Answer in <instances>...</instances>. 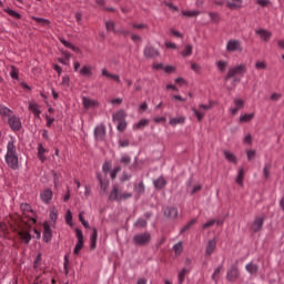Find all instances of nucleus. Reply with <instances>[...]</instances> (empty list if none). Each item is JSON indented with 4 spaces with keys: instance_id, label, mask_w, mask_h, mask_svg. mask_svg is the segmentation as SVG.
I'll use <instances>...</instances> for the list:
<instances>
[{
    "instance_id": "obj_4",
    "label": "nucleus",
    "mask_w": 284,
    "mask_h": 284,
    "mask_svg": "<svg viewBox=\"0 0 284 284\" xmlns=\"http://www.w3.org/2000/svg\"><path fill=\"white\" fill-rule=\"evenodd\" d=\"M128 199H132V193H119V187L116 186H113L109 195V201H128Z\"/></svg>"
},
{
    "instance_id": "obj_54",
    "label": "nucleus",
    "mask_w": 284,
    "mask_h": 284,
    "mask_svg": "<svg viewBox=\"0 0 284 284\" xmlns=\"http://www.w3.org/2000/svg\"><path fill=\"white\" fill-rule=\"evenodd\" d=\"M217 68L221 72H225V68H227V62L225 61H219L217 62Z\"/></svg>"
},
{
    "instance_id": "obj_18",
    "label": "nucleus",
    "mask_w": 284,
    "mask_h": 284,
    "mask_svg": "<svg viewBox=\"0 0 284 284\" xmlns=\"http://www.w3.org/2000/svg\"><path fill=\"white\" fill-rule=\"evenodd\" d=\"M214 250H216V239L209 240L205 250L206 256H212V254H214Z\"/></svg>"
},
{
    "instance_id": "obj_1",
    "label": "nucleus",
    "mask_w": 284,
    "mask_h": 284,
    "mask_svg": "<svg viewBox=\"0 0 284 284\" xmlns=\"http://www.w3.org/2000/svg\"><path fill=\"white\" fill-rule=\"evenodd\" d=\"M10 230L12 232H17L18 239H20L21 243H24V245H28L30 241H32V235L30 234V232H32V226L26 217H21L19 215L12 217Z\"/></svg>"
},
{
    "instance_id": "obj_26",
    "label": "nucleus",
    "mask_w": 284,
    "mask_h": 284,
    "mask_svg": "<svg viewBox=\"0 0 284 284\" xmlns=\"http://www.w3.org/2000/svg\"><path fill=\"white\" fill-rule=\"evenodd\" d=\"M80 77H92V67L84 65L79 71Z\"/></svg>"
},
{
    "instance_id": "obj_38",
    "label": "nucleus",
    "mask_w": 284,
    "mask_h": 284,
    "mask_svg": "<svg viewBox=\"0 0 284 284\" xmlns=\"http://www.w3.org/2000/svg\"><path fill=\"white\" fill-rule=\"evenodd\" d=\"M231 1H226V6L227 8H230L231 10H233V8H241V6L236 4V3H243V0H232Z\"/></svg>"
},
{
    "instance_id": "obj_23",
    "label": "nucleus",
    "mask_w": 284,
    "mask_h": 284,
    "mask_svg": "<svg viewBox=\"0 0 284 284\" xmlns=\"http://www.w3.org/2000/svg\"><path fill=\"white\" fill-rule=\"evenodd\" d=\"M60 41H61L62 45H64L69 50H72V52H77V53L81 52V50L78 47H75L74 44L67 41L65 38H60Z\"/></svg>"
},
{
    "instance_id": "obj_42",
    "label": "nucleus",
    "mask_w": 284,
    "mask_h": 284,
    "mask_svg": "<svg viewBox=\"0 0 284 284\" xmlns=\"http://www.w3.org/2000/svg\"><path fill=\"white\" fill-rule=\"evenodd\" d=\"M255 34H258L260 37H272L271 31L265 30V29L256 30Z\"/></svg>"
},
{
    "instance_id": "obj_36",
    "label": "nucleus",
    "mask_w": 284,
    "mask_h": 284,
    "mask_svg": "<svg viewBox=\"0 0 284 284\" xmlns=\"http://www.w3.org/2000/svg\"><path fill=\"white\" fill-rule=\"evenodd\" d=\"M181 123H185V118L180 116V118H172L170 120V125H179Z\"/></svg>"
},
{
    "instance_id": "obj_63",
    "label": "nucleus",
    "mask_w": 284,
    "mask_h": 284,
    "mask_svg": "<svg viewBox=\"0 0 284 284\" xmlns=\"http://www.w3.org/2000/svg\"><path fill=\"white\" fill-rule=\"evenodd\" d=\"M39 265H41V254H39L33 263V267L37 270V267H39Z\"/></svg>"
},
{
    "instance_id": "obj_57",
    "label": "nucleus",
    "mask_w": 284,
    "mask_h": 284,
    "mask_svg": "<svg viewBox=\"0 0 284 284\" xmlns=\"http://www.w3.org/2000/svg\"><path fill=\"white\" fill-rule=\"evenodd\" d=\"M125 128H128V123H125V121L118 122V130L120 132H123Z\"/></svg>"
},
{
    "instance_id": "obj_37",
    "label": "nucleus",
    "mask_w": 284,
    "mask_h": 284,
    "mask_svg": "<svg viewBox=\"0 0 284 284\" xmlns=\"http://www.w3.org/2000/svg\"><path fill=\"white\" fill-rule=\"evenodd\" d=\"M4 12H7V14L9 17H13V19H21V16L19 14V12H17L10 8L4 9Z\"/></svg>"
},
{
    "instance_id": "obj_3",
    "label": "nucleus",
    "mask_w": 284,
    "mask_h": 284,
    "mask_svg": "<svg viewBox=\"0 0 284 284\" xmlns=\"http://www.w3.org/2000/svg\"><path fill=\"white\" fill-rule=\"evenodd\" d=\"M150 241H152V235L148 232L138 233L133 236L134 245H139L140 247H145V245H150Z\"/></svg>"
},
{
    "instance_id": "obj_50",
    "label": "nucleus",
    "mask_w": 284,
    "mask_h": 284,
    "mask_svg": "<svg viewBox=\"0 0 284 284\" xmlns=\"http://www.w3.org/2000/svg\"><path fill=\"white\" fill-rule=\"evenodd\" d=\"M255 68H256V70H265V68H267V63H265L263 61H257L255 63Z\"/></svg>"
},
{
    "instance_id": "obj_33",
    "label": "nucleus",
    "mask_w": 284,
    "mask_h": 284,
    "mask_svg": "<svg viewBox=\"0 0 284 284\" xmlns=\"http://www.w3.org/2000/svg\"><path fill=\"white\" fill-rule=\"evenodd\" d=\"M120 163H122V165L128 168V165H130V163H132V158L128 154H122L121 159H120Z\"/></svg>"
},
{
    "instance_id": "obj_29",
    "label": "nucleus",
    "mask_w": 284,
    "mask_h": 284,
    "mask_svg": "<svg viewBox=\"0 0 284 284\" xmlns=\"http://www.w3.org/2000/svg\"><path fill=\"white\" fill-rule=\"evenodd\" d=\"M246 272H248V274H256V272H258V265L254 264V263H248L245 266Z\"/></svg>"
},
{
    "instance_id": "obj_46",
    "label": "nucleus",
    "mask_w": 284,
    "mask_h": 284,
    "mask_svg": "<svg viewBox=\"0 0 284 284\" xmlns=\"http://www.w3.org/2000/svg\"><path fill=\"white\" fill-rule=\"evenodd\" d=\"M163 3L164 6H166V8H169V10H173V12H179V7L174 6V3L168 1H164Z\"/></svg>"
},
{
    "instance_id": "obj_64",
    "label": "nucleus",
    "mask_w": 284,
    "mask_h": 284,
    "mask_svg": "<svg viewBox=\"0 0 284 284\" xmlns=\"http://www.w3.org/2000/svg\"><path fill=\"white\" fill-rule=\"evenodd\" d=\"M120 171H121V166L115 168V169L111 172V179H116V174H119Z\"/></svg>"
},
{
    "instance_id": "obj_17",
    "label": "nucleus",
    "mask_w": 284,
    "mask_h": 284,
    "mask_svg": "<svg viewBox=\"0 0 284 284\" xmlns=\"http://www.w3.org/2000/svg\"><path fill=\"white\" fill-rule=\"evenodd\" d=\"M94 136L98 141L105 139V125H99L94 129Z\"/></svg>"
},
{
    "instance_id": "obj_8",
    "label": "nucleus",
    "mask_w": 284,
    "mask_h": 284,
    "mask_svg": "<svg viewBox=\"0 0 284 284\" xmlns=\"http://www.w3.org/2000/svg\"><path fill=\"white\" fill-rule=\"evenodd\" d=\"M75 236L78 239V242L75 244V247L73 250L74 254H79L81 252V250H83V231H81L80 229H75Z\"/></svg>"
},
{
    "instance_id": "obj_15",
    "label": "nucleus",
    "mask_w": 284,
    "mask_h": 284,
    "mask_svg": "<svg viewBox=\"0 0 284 284\" xmlns=\"http://www.w3.org/2000/svg\"><path fill=\"white\" fill-rule=\"evenodd\" d=\"M144 57H146V59H156V57H159V50L148 45L144 48Z\"/></svg>"
},
{
    "instance_id": "obj_53",
    "label": "nucleus",
    "mask_w": 284,
    "mask_h": 284,
    "mask_svg": "<svg viewBox=\"0 0 284 284\" xmlns=\"http://www.w3.org/2000/svg\"><path fill=\"white\" fill-rule=\"evenodd\" d=\"M65 221L68 225H72V211L70 210L67 211Z\"/></svg>"
},
{
    "instance_id": "obj_61",
    "label": "nucleus",
    "mask_w": 284,
    "mask_h": 284,
    "mask_svg": "<svg viewBox=\"0 0 284 284\" xmlns=\"http://www.w3.org/2000/svg\"><path fill=\"white\" fill-rule=\"evenodd\" d=\"M57 213H58V211H57V209H52L51 211H50V219H51V221H57Z\"/></svg>"
},
{
    "instance_id": "obj_41",
    "label": "nucleus",
    "mask_w": 284,
    "mask_h": 284,
    "mask_svg": "<svg viewBox=\"0 0 284 284\" xmlns=\"http://www.w3.org/2000/svg\"><path fill=\"white\" fill-rule=\"evenodd\" d=\"M32 20L39 23L40 26H48V23H50L48 19H43V18L32 17Z\"/></svg>"
},
{
    "instance_id": "obj_62",
    "label": "nucleus",
    "mask_w": 284,
    "mask_h": 284,
    "mask_svg": "<svg viewBox=\"0 0 284 284\" xmlns=\"http://www.w3.org/2000/svg\"><path fill=\"white\" fill-rule=\"evenodd\" d=\"M45 152H48V150L43 148V144L38 145V155H43Z\"/></svg>"
},
{
    "instance_id": "obj_6",
    "label": "nucleus",
    "mask_w": 284,
    "mask_h": 284,
    "mask_svg": "<svg viewBox=\"0 0 284 284\" xmlns=\"http://www.w3.org/2000/svg\"><path fill=\"white\" fill-rule=\"evenodd\" d=\"M199 108L200 110H196L195 108H192L191 110L197 121H203V118L205 116V112H203V110H212V104H200Z\"/></svg>"
},
{
    "instance_id": "obj_49",
    "label": "nucleus",
    "mask_w": 284,
    "mask_h": 284,
    "mask_svg": "<svg viewBox=\"0 0 284 284\" xmlns=\"http://www.w3.org/2000/svg\"><path fill=\"white\" fill-rule=\"evenodd\" d=\"M10 77L11 79H19V70H17L14 67H11Z\"/></svg>"
},
{
    "instance_id": "obj_24",
    "label": "nucleus",
    "mask_w": 284,
    "mask_h": 284,
    "mask_svg": "<svg viewBox=\"0 0 284 284\" xmlns=\"http://www.w3.org/2000/svg\"><path fill=\"white\" fill-rule=\"evenodd\" d=\"M224 156L229 163H234V165L239 163V159H236V155L231 151H224Z\"/></svg>"
},
{
    "instance_id": "obj_56",
    "label": "nucleus",
    "mask_w": 284,
    "mask_h": 284,
    "mask_svg": "<svg viewBox=\"0 0 284 284\" xmlns=\"http://www.w3.org/2000/svg\"><path fill=\"white\" fill-rule=\"evenodd\" d=\"M246 156L248 161H252V159H254V156H256V151L255 150H247L246 151Z\"/></svg>"
},
{
    "instance_id": "obj_10",
    "label": "nucleus",
    "mask_w": 284,
    "mask_h": 284,
    "mask_svg": "<svg viewBox=\"0 0 284 284\" xmlns=\"http://www.w3.org/2000/svg\"><path fill=\"white\" fill-rule=\"evenodd\" d=\"M226 49L229 52H242L243 45L241 44V41H239V40H230L227 42Z\"/></svg>"
},
{
    "instance_id": "obj_20",
    "label": "nucleus",
    "mask_w": 284,
    "mask_h": 284,
    "mask_svg": "<svg viewBox=\"0 0 284 284\" xmlns=\"http://www.w3.org/2000/svg\"><path fill=\"white\" fill-rule=\"evenodd\" d=\"M0 236L1 239H10V230L8 227V224L0 223Z\"/></svg>"
},
{
    "instance_id": "obj_2",
    "label": "nucleus",
    "mask_w": 284,
    "mask_h": 284,
    "mask_svg": "<svg viewBox=\"0 0 284 284\" xmlns=\"http://www.w3.org/2000/svg\"><path fill=\"white\" fill-rule=\"evenodd\" d=\"M6 163L11 170H19V154L17 153V145L14 140H10L7 144V153L4 155Z\"/></svg>"
},
{
    "instance_id": "obj_58",
    "label": "nucleus",
    "mask_w": 284,
    "mask_h": 284,
    "mask_svg": "<svg viewBox=\"0 0 284 284\" xmlns=\"http://www.w3.org/2000/svg\"><path fill=\"white\" fill-rule=\"evenodd\" d=\"M221 270H223V266H219V267L214 271V273H213V275H212L213 281L216 282V278L219 277V274H221Z\"/></svg>"
},
{
    "instance_id": "obj_43",
    "label": "nucleus",
    "mask_w": 284,
    "mask_h": 284,
    "mask_svg": "<svg viewBox=\"0 0 284 284\" xmlns=\"http://www.w3.org/2000/svg\"><path fill=\"white\" fill-rule=\"evenodd\" d=\"M183 17H199L201 14V11H182Z\"/></svg>"
},
{
    "instance_id": "obj_59",
    "label": "nucleus",
    "mask_w": 284,
    "mask_h": 284,
    "mask_svg": "<svg viewBox=\"0 0 284 284\" xmlns=\"http://www.w3.org/2000/svg\"><path fill=\"white\" fill-rule=\"evenodd\" d=\"M252 134H247L246 136H244L243 143H245L246 145H252Z\"/></svg>"
},
{
    "instance_id": "obj_22",
    "label": "nucleus",
    "mask_w": 284,
    "mask_h": 284,
    "mask_svg": "<svg viewBox=\"0 0 284 284\" xmlns=\"http://www.w3.org/2000/svg\"><path fill=\"white\" fill-rule=\"evenodd\" d=\"M243 181H245V170L243 168H240L237 171V176L235 179V183L243 187Z\"/></svg>"
},
{
    "instance_id": "obj_9",
    "label": "nucleus",
    "mask_w": 284,
    "mask_h": 284,
    "mask_svg": "<svg viewBox=\"0 0 284 284\" xmlns=\"http://www.w3.org/2000/svg\"><path fill=\"white\" fill-rule=\"evenodd\" d=\"M263 223H265V216H256L253 224L251 225V232L255 234L263 230Z\"/></svg>"
},
{
    "instance_id": "obj_13",
    "label": "nucleus",
    "mask_w": 284,
    "mask_h": 284,
    "mask_svg": "<svg viewBox=\"0 0 284 284\" xmlns=\"http://www.w3.org/2000/svg\"><path fill=\"white\" fill-rule=\"evenodd\" d=\"M82 105L85 110H92L99 105V102L97 100L90 99L88 97L82 98Z\"/></svg>"
},
{
    "instance_id": "obj_40",
    "label": "nucleus",
    "mask_w": 284,
    "mask_h": 284,
    "mask_svg": "<svg viewBox=\"0 0 284 284\" xmlns=\"http://www.w3.org/2000/svg\"><path fill=\"white\" fill-rule=\"evenodd\" d=\"M234 105L237 110H243V108L245 106V101H243V99H235Z\"/></svg>"
},
{
    "instance_id": "obj_11",
    "label": "nucleus",
    "mask_w": 284,
    "mask_h": 284,
    "mask_svg": "<svg viewBox=\"0 0 284 284\" xmlns=\"http://www.w3.org/2000/svg\"><path fill=\"white\" fill-rule=\"evenodd\" d=\"M226 278L231 283H234V281H236V278H239V267L236 265H232L229 268L227 274H226Z\"/></svg>"
},
{
    "instance_id": "obj_14",
    "label": "nucleus",
    "mask_w": 284,
    "mask_h": 284,
    "mask_svg": "<svg viewBox=\"0 0 284 284\" xmlns=\"http://www.w3.org/2000/svg\"><path fill=\"white\" fill-rule=\"evenodd\" d=\"M52 190L51 189H44L41 193H40V199L43 203H45L47 205L50 203V201H52Z\"/></svg>"
},
{
    "instance_id": "obj_35",
    "label": "nucleus",
    "mask_w": 284,
    "mask_h": 284,
    "mask_svg": "<svg viewBox=\"0 0 284 284\" xmlns=\"http://www.w3.org/2000/svg\"><path fill=\"white\" fill-rule=\"evenodd\" d=\"M254 119V113L244 114L240 118V123H250Z\"/></svg>"
},
{
    "instance_id": "obj_39",
    "label": "nucleus",
    "mask_w": 284,
    "mask_h": 284,
    "mask_svg": "<svg viewBox=\"0 0 284 284\" xmlns=\"http://www.w3.org/2000/svg\"><path fill=\"white\" fill-rule=\"evenodd\" d=\"M173 250H174V253L176 254V256H179V254H181L183 252V243L179 242V243L174 244Z\"/></svg>"
},
{
    "instance_id": "obj_7",
    "label": "nucleus",
    "mask_w": 284,
    "mask_h": 284,
    "mask_svg": "<svg viewBox=\"0 0 284 284\" xmlns=\"http://www.w3.org/2000/svg\"><path fill=\"white\" fill-rule=\"evenodd\" d=\"M7 123L13 132H19V130H21V119L14 114L7 120Z\"/></svg>"
},
{
    "instance_id": "obj_30",
    "label": "nucleus",
    "mask_w": 284,
    "mask_h": 284,
    "mask_svg": "<svg viewBox=\"0 0 284 284\" xmlns=\"http://www.w3.org/2000/svg\"><path fill=\"white\" fill-rule=\"evenodd\" d=\"M113 121H115L116 123H120L121 121H125V112L119 111L115 114H113Z\"/></svg>"
},
{
    "instance_id": "obj_47",
    "label": "nucleus",
    "mask_w": 284,
    "mask_h": 284,
    "mask_svg": "<svg viewBox=\"0 0 284 284\" xmlns=\"http://www.w3.org/2000/svg\"><path fill=\"white\" fill-rule=\"evenodd\" d=\"M135 192H138V194H143V192H145V184H143V182H140L138 186H135Z\"/></svg>"
},
{
    "instance_id": "obj_19",
    "label": "nucleus",
    "mask_w": 284,
    "mask_h": 284,
    "mask_svg": "<svg viewBox=\"0 0 284 284\" xmlns=\"http://www.w3.org/2000/svg\"><path fill=\"white\" fill-rule=\"evenodd\" d=\"M0 115H1V119L3 121H8L10 119V116H12V110H10L8 106L6 105H1L0 106Z\"/></svg>"
},
{
    "instance_id": "obj_45",
    "label": "nucleus",
    "mask_w": 284,
    "mask_h": 284,
    "mask_svg": "<svg viewBox=\"0 0 284 284\" xmlns=\"http://www.w3.org/2000/svg\"><path fill=\"white\" fill-rule=\"evenodd\" d=\"M79 221L80 223H82L83 227L90 229V223H88V221H85V219L83 217V212L79 213Z\"/></svg>"
},
{
    "instance_id": "obj_34",
    "label": "nucleus",
    "mask_w": 284,
    "mask_h": 284,
    "mask_svg": "<svg viewBox=\"0 0 284 284\" xmlns=\"http://www.w3.org/2000/svg\"><path fill=\"white\" fill-rule=\"evenodd\" d=\"M192 44H185L184 50L181 52L182 57H192Z\"/></svg>"
},
{
    "instance_id": "obj_60",
    "label": "nucleus",
    "mask_w": 284,
    "mask_h": 284,
    "mask_svg": "<svg viewBox=\"0 0 284 284\" xmlns=\"http://www.w3.org/2000/svg\"><path fill=\"white\" fill-rule=\"evenodd\" d=\"M164 72H166V74H172V72H176V68H174L172 65H166L164 68Z\"/></svg>"
},
{
    "instance_id": "obj_12",
    "label": "nucleus",
    "mask_w": 284,
    "mask_h": 284,
    "mask_svg": "<svg viewBox=\"0 0 284 284\" xmlns=\"http://www.w3.org/2000/svg\"><path fill=\"white\" fill-rule=\"evenodd\" d=\"M163 214L166 219H176L179 216V209L174 206L164 207Z\"/></svg>"
},
{
    "instance_id": "obj_27",
    "label": "nucleus",
    "mask_w": 284,
    "mask_h": 284,
    "mask_svg": "<svg viewBox=\"0 0 284 284\" xmlns=\"http://www.w3.org/2000/svg\"><path fill=\"white\" fill-rule=\"evenodd\" d=\"M29 110L34 114V116H39L41 114V110H39V104H37V102H30Z\"/></svg>"
},
{
    "instance_id": "obj_31",
    "label": "nucleus",
    "mask_w": 284,
    "mask_h": 284,
    "mask_svg": "<svg viewBox=\"0 0 284 284\" xmlns=\"http://www.w3.org/2000/svg\"><path fill=\"white\" fill-rule=\"evenodd\" d=\"M271 170H272V163H265L263 168V178L265 179V181L270 179Z\"/></svg>"
},
{
    "instance_id": "obj_48",
    "label": "nucleus",
    "mask_w": 284,
    "mask_h": 284,
    "mask_svg": "<svg viewBox=\"0 0 284 284\" xmlns=\"http://www.w3.org/2000/svg\"><path fill=\"white\" fill-rule=\"evenodd\" d=\"M148 225V221L143 220V219H139L136 222H135V227H146Z\"/></svg>"
},
{
    "instance_id": "obj_44",
    "label": "nucleus",
    "mask_w": 284,
    "mask_h": 284,
    "mask_svg": "<svg viewBox=\"0 0 284 284\" xmlns=\"http://www.w3.org/2000/svg\"><path fill=\"white\" fill-rule=\"evenodd\" d=\"M194 223H196V219L191 220L186 225H184V226L181 229V234L187 232V230H190V227H192V225H194Z\"/></svg>"
},
{
    "instance_id": "obj_28",
    "label": "nucleus",
    "mask_w": 284,
    "mask_h": 284,
    "mask_svg": "<svg viewBox=\"0 0 284 284\" xmlns=\"http://www.w3.org/2000/svg\"><path fill=\"white\" fill-rule=\"evenodd\" d=\"M146 125H150V120L143 119L133 125V130H143V128H146Z\"/></svg>"
},
{
    "instance_id": "obj_52",
    "label": "nucleus",
    "mask_w": 284,
    "mask_h": 284,
    "mask_svg": "<svg viewBox=\"0 0 284 284\" xmlns=\"http://www.w3.org/2000/svg\"><path fill=\"white\" fill-rule=\"evenodd\" d=\"M282 98H283V94L281 93H272L270 99L271 101L276 102V101H281Z\"/></svg>"
},
{
    "instance_id": "obj_21",
    "label": "nucleus",
    "mask_w": 284,
    "mask_h": 284,
    "mask_svg": "<svg viewBox=\"0 0 284 284\" xmlns=\"http://www.w3.org/2000/svg\"><path fill=\"white\" fill-rule=\"evenodd\" d=\"M153 185L156 190H163V187H165V185H168V181H165V179L163 176H160L153 181Z\"/></svg>"
},
{
    "instance_id": "obj_32",
    "label": "nucleus",
    "mask_w": 284,
    "mask_h": 284,
    "mask_svg": "<svg viewBox=\"0 0 284 284\" xmlns=\"http://www.w3.org/2000/svg\"><path fill=\"white\" fill-rule=\"evenodd\" d=\"M190 274V268H182L181 272L179 273V284H183L185 281V275Z\"/></svg>"
},
{
    "instance_id": "obj_25",
    "label": "nucleus",
    "mask_w": 284,
    "mask_h": 284,
    "mask_svg": "<svg viewBox=\"0 0 284 284\" xmlns=\"http://www.w3.org/2000/svg\"><path fill=\"white\" fill-rule=\"evenodd\" d=\"M102 77H106V79H113V81L116 83H121V77L108 72V69H102Z\"/></svg>"
},
{
    "instance_id": "obj_55",
    "label": "nucleus",
    "mask_w": 284,
    "mask_h": 284,
    "mask_svg": "<svg viewBox=\"0 0 284 284\" xmlns=\"http://www.w3.org/2000/svg\"><path fill=\"white\" fill-rule=\"evenodd\" d=\"M105 28L109 32H114V22L113 21H106Z\"/></svg>"
},
{
    "instance_id": "obj_5",
    "label": "nucleus",
    "mask_w": 284,
    "mask_h": 284,
    "mask_svg": "<svg viewBox=\"0 0 284 284\" xmlns=\"http://www.w3.org/2000/svg\"><path fill=\"white\" fill-rule=\"evenodd\" d=\"M246 72H247V69L245 64H240L237 67L231 68L226 75V80L232 79L234 77H243V74H245Z\"/></svg>"
},
{
    "instance_id": "obj_16",
    "label": "nucleus",
    "mask_w": 284,
    "mask_h": 284,
    "mask_svg": "<svg viewBox=\"0 0 284 284\" xmlns=\"http://www.w3.org/2000/svg\"><path fill=\"white\" fill-rule=\"evenodd\" d=\"M51 240H52V229H50V224L45 222L43 224V241H45V243H50Z\"/></svg>"
},
{
    "instance_id": "obj_51",
    "label": "nucleus",
    "mask_w": 284,
    "mask_h": 284,
    "mask_svg": "<svg viewBox=\"0 0 284 284\" xmlns=\"http://www.w3.org/2000/svg\"><path fill=\"white\" fill-rule=\"evenodd\" d=\"M130 146V140H119V148H129Z\"/></svg>"
}]
</instances>
